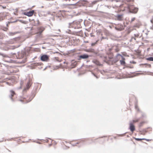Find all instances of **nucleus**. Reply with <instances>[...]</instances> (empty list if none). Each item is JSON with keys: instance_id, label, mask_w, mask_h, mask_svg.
Returning <instances> with one entry per match:
<instances>
[{"instance_id": "nucleus-1", "label": "nucleus", "mask_w": 153, "mask_h": 153, "mask_svg": "<svg viewBox=\"0 0 153 153\" xmlns=\"http://www.w3.org/2000/svg\"><path fill=\"white\" fill-rule=\"evenodd\" d=\"M127 7L129 13L136 14L138 10V8L135 7L134 5L131 4H127Z\"/></svg>"}, {"instance_id": "nucleus-2", "label": "nucleus", "mask_w": 153, "mask_h": 153, "mask_svg": "<svg viewBox=\"0 0 153 153\" xmlns=\"http://www.w3.org/2000/svg\"><path fill=\"white\" fill-rule=\"evenodd\" d=\"M90 55L86 53H83L78 55L77 59L78 60H81L82 59H86L89 58L90 57Z\"/></svg>"}, {"instance_id": "nucleus-3", "label": "nucleus", "mask_w": 153, "mask_h": 153, "mask_svg": "<svg viewBox=\"0 0 153 153\" xmlns=\"http://www.w3.org/2000/svg\"><path fill=\"white\" fill-rule=\"evenodd\" d=\"M49 56L47 54H44L40 56V59L42 61L48 62L49 60Z\"/></svg>"}, {"instance_id": "nucleus-4", "label": "nucleus", "mask_w": 153, "mask_h": 153, "mask_svg": "<svg viewBox=\"0 0 153 153\" xmlns=\"http://www.w3.org/2000/svg\"><path fill=\"white\" fill-rule=\"evenodd\" d=\"M35 12L34 10H32L27 12H24L23 14L27 16L28 17H31L32 16L34 13Z\"/></svg>"}, {"instance_id": "nucleus-5", "label": "nucleus", "mask_w": 153, "mask_h": 153, "mask_svg": "<svg viewBox=\"0 0 153 153\" xmlns=\"http://www.w3.org/2000/svg\"><path fill=\"white\" fill-rule=\"evenodd\" d=\"M31 85V82L30 80L29 79V81L27 82V85H26V87L24 89L23 91H26L27 90H28L30 87Z\"/></svg>"}, {"instance_id": "nucleus-6", "label": "nucleus", "mask_w": 153, "mask_h": 153, "mask_svg": "<svg viewBox=\"0 0 153 153\" xmlns=\"http://www.w3.org/2000/svg\"><path fill=\"white\" fill-rule=\"evenodd\" d=\"M35 96V94H32V97L30 98V100H26V101L25 102H24V101H23L22 99H20L19 100V101L22 102H23V103H28V102H30V101H31V100Z\"/></svg>"}, {"instance_id": "nucleus-7", "label": "nucleus", "mask_w": 153, "mask_h": 153, "mask_svg": "<svg viewBox=\"0 0 153 153\" xmlns=\"http://www.w3.org/2000/svg\"><path fill=\"white\" fill-rule=\"evenodd\" d=\"M90 52L93 53L95 56H100V55L98 52L95 51L94 49L92 48H90Z\"/></svg>"}, {"instance_id": "nucleus-8", "label": "nucleus", "mask_w": 153, "mask_h": 153, "mask_svg": "<svg viewBox=\"0 0 153 153\" xmlns=\"http://www.w3.org/2000/svg\"><path fill=\"white\" fill-rule=\"evenodd\" d=\"M45 29V28L43 27H38V28L37 33L39 35H41Z\"/></svg>"}, {"instance_id": "nucleus-9", "label": "nucleus", "mask_w": 153, "mask_h": 153, "mask_svg": "<svg viewBox=\"0 0 153 153\" xmlns=\"http://www.w3.org/2000/svg\"><path fill=\"white\" fill-rule=\"evenodd\" d=\"M10 94L9 95V97L11 99L12 101H13L14 100L13 98V97L14 96V95H15L16 94L14 91L12 90L10 91Z\"/></svg>"}, {"instance_id": "nucleus-10", "label": "nucleus", "mask_w": 153, "mask_h": 153, "mask_svg": "<svg viewBox=\"0 0 153 153\" xmlns=\"http://www.w3.org/2000/svg\"><path fill=\"white\" fill-rule=\"evenodd\" d=\"M129 129L132 132H133L135 130V126L133 123H130Z\"/></svg>"}, {"instance_id": "nucleus-11", "label": "nucleus", "mask_w": 153, "mask_h": 153, "mask_svg": "<svg viewBox=\"0 0 153 153\" xmlns=\"http://www.w3.org/2000/svg\"><path fill=\"white\" fill-rule=\"evenodd\" d=\"M113 1H115L116 2H120V3H121V4H116L115 5L116 7L121 8L123 6L124 4H122L120 1L117 0H114Z\"/></svg>"}, {"instance_id": "nucleus-12", "label": "nucleus", "mask_w": 153, "mask_h": 153, "mask_svg": "<svg viewBox=\"0 0 153 153\" xmlns=\"http://www.w3.org/2000/svg\"><path fill=\"white\" fill-rule=\"evenodd\" d=\"M115 16L116 17L117 20L121 21L123 19V15L122 14H117Z\"/></svg>"}, {"instance_id": "nucleus-13", "label": "nucleus", "mask_w": 153, "mask_h": 153, "mask_svg": "<svg viewBox=\"0 0 153 153\" xmlns=\"http://www.w3.org/2000/svg\"><path fill=\"white\" fill-rule=\"evenodd\" d=\"M18 21H19L21 22H22V23H24V24H25V21H22V20H19V19H16V20L15 21H11L8 22V23H15V22H16Z\"/></svg>"}, {"instance_id": "nucleus-14", "label": "nucleus", "mask_w": 153, "mask_h": 153, "mask_svg": "<svg viewBox=\"0 0 153 153\" xmlns=\"http://www.w3.org/2000/svg\"><path fill=\"white\" fill-rule=\"evenodd\" d=\"M92 62L97 65L101 66L102 65L100 63L99 61L97 60H94L92 61Z\"/></svg>"}, {"instance_id": "nucleus-15", "label": "nucleus", "mask_w": 153, "mask_h": 153, "mask_svg": "<svg viewBox=\"0 0 153 153\" xmlns=\"http://www.w3.org/2000/svg\"><path fill=\"white\" fill-rule=\"evenodd\" d=\"M42 64V63H39V62H35L31 64L32 66H36L38 65H40Z\"/></svg>"}, {"instance_id": "nucleus-16", "label": "nucleus", "mask_w": 153, "mask_h": 153, "mask_svg": "<svg viewBox=\"0 0 153 153\" xmlns=\"http://www.w3.org/2000/svg\"><path fill=\"white\" fill-rule=\"evenodd\" d=\"M120 64L121 65H122L123 66H126V63L125 61V60H120Z\"/></svg>"}, {"instance_id": "nucleus-17", "label": "nucleus", "mask_w": 153, "mask_h": 153, "mask_svg": "<svg viewBox=\"0 0 153 153\" xmlns=\"http://www.w3.org/2000/svg\"><path fill=\"white\" fill-rule=\"evenodd\" d=\"M134 139L137 141H140L142 140H144L145 139V138H136L135 137H134Z\"/></svg>"}, {"instance_id": "nucleus-18", "label": "nucleus", "mask_w": 153, "mask_h": 153, "mask_svg": "<svg viewBox=\"0 0 153 153\" xmlns=\"http://www.w3.org/2000/svg\"><path fill=\"white\" fill-rule=\"evenodd\" d=\"M80 3V1H77V2H76L74 4H68V5H78V4Z\"/></svg>"}, {"instance_id": "nucleus-19", "label": "nucleus", "mask_w": 153, "mask_h": 153, "mask_svg": "<svg viewBox=\"0 0 153 153\" xmlns=\"http://www.w3.org/2000/svg\"><path fill=\"white\" fill-rule=\"evenodd\" d=\"M35 24L36 25H38L41 24L40 22L38 19H37L36 21H35Z\"/></svg>"}, {"instance_id": "nucleus-20", "label": "nucleus", "mask_w": 153, "mask_h": 153, "mask_svg": "<svg viewBox=\"0 0 153 153\" xmlns=\"http://www.w3.org/2000/svg\"><path fill=\"white\" fill-rule=\"evenodd\" d=\"M140 24L139 23H136L134 25V27H136L137 28H139L140 26Z\"/></svg>"}, {"instance_id": "nucleus-21", "label": "nucleus", "mask_w": 153, "mask_h": 153, "mask_svg": "<svg viewBox=\"0 0 153 153\" xmlns=\"http://www.w3.org/2000/svg\"><path fill=\"white\" fill-rule=\"evenodd\" d=\"M146 59L147 60L153 61V57H149L147 58Z\"/></svg>"}, {"instance_id": "nucleus-22", "label": "nucleus", "mask_w": 153, "mask_h": 153, "mask_svg": "<svg viewBox=\"0 0 153 153\" xmlns=\"http://www.w3.org/2000/svg\"><path fill=\"white\" fill-rule=\"evenodd\" d=\"M0 55L4 57H8L6 54H4V53H1L0 52Z\"/></svg>"}, {"instance_id": "nucleus-23", "label": "nucleus", "mask_w": 153, "mask_h": 153, "mask_svg": "<svg viewBox=\"0 0 153 153\" xmlns=\"http://www.w3.org/2000/svg\"><path fill=\"white\" fill-rule=\"evenodd\" d=\"M77 65V63L75 62H74L72 64V66H73V68L75 67Z\"/></svg>"}, {"instance_id": "nucleus-24", "label": "nucleus", "mask_w": 153, "mask_h": 153, "mask_svg": "<svg viewBox=\"0 0 153 153\" xmlns=\"http://www.w3.org/2000/svg\"><path fill=\"white\" fill-rule=\"evenodd\" d=\"M2 29L4 31H7V30H8V29L7 27H2Z\"/></svg>"}, {"instance_id": "nucleus-25", "label": "nucleus", "mask_w": 153, "mask_h": 153, "mask_svg": "<svg viewBox=\"0 0 153 153\" xmlns=\"http://www.w3.org/2000/svg\"><path fill=\"white\" fill-rule=\"evenodd\" d=\"M137 101L135 103V108L136 109H137L138 111L139 110V109L138 108V106L137 105Z\"/></svg>"}, {"instance_id": "nucleus-26", "label": "nucleus", "mask_w": 153, "mask_h": 153, "mask_svg": "<svg viewBox=\"0 0 153 153\" xmlns=\"http://www.w3.org/2000/svg\"><path fill=\"white\" fill-rule=\"evenodd\" d=\"M118 61V59H117L112 60V64H113V63H116Z\"/></svg>"}, {"instance_id": "nucleus-27", "label": "nucleus", "mask_w": 153, "mask_h": 153, "mask_svg": "<svg viewBox=\"0 0 153 153\" xmlns=\"http://www.w3.org/2000/svg\"><path fill=\"white\" fill-rule=\"evenodd\" d=\"M16 32L13 33V32H10L9 33V34L10 36H13V35H15V34H16Z\"/></svg>"}, {"instance_id": "nucleus-28", "label": "nucleus", "mask_w": 153, "mask_h": 153, "mask_svg": "<svg viewBox=\"0 0 153 153\" xmlns=\"http://www.w3.org/2000/svg\"><path fill=\"white\" fill-rule=\"evenodd\" d=\"M146 74L147 75H151L152 76L153 75V73L148 71L146 73Z\"/></svg>"}, {"instance_id": "nucleus-29", "label": "nucleus", "mask_w": 153, "mask_h": 153, "mask_svg": "<svg viewBox=\"0 0 153 153\" xmlns=\"http://www.w3.org/2000/svg\"><path fill=\"white\" fill-rule=\"evenodd\" d=\"M135 19V17H133L132 18L131 20L130 21V23H131L133 22Z\"/></svg>"}, {"instance_id": "nucleus-30", "label": "nucleus", "mask_w": 153, "mask_h": 153, "mask_svg": "<svg viewBox=\"0 0 153 153\" xmlns=\"http://www.w3.org/2000/svg\"><path fill=\"white\" fill-rule=\"evenodd\" d=\"M75 23V22L74 21H73L71 23H69V26H71V25L72 24H74Z\"/></svg>"}, {"instance_id": "nucleus-31", "label": "nucleus", "mask_w": 153, "mask_h": 153, "mask_svg": "<svg viewBox=\"0 0 153 153\" xmlns=\"http://www.w3.org/2000/svg\"><path fill=\"white\" fill-rule=\"evenodd\" d=\"M107 61L109 63H110V62H111V64L112 65V59H109L108 60V61Z\"/></svg>"}, {"instance_id": "nucleus-32", "label": "nucleus", "mask_w": 153, "mask_h": 153, "mask_svg": "<svg viewBox=\"0 0 153 153\" xmlns=\"http://www.w3.org/2000/svg\"><path fill=\"white\" fill-rule=\"evenodd\" d=\"M126 67H127V68H133V66H129L126 65Z\"/></svg>"}, {"instance_id": "nucleus-33", "label": "nucleus", "mask_w": 153, "mask_h": 153, "mask_svg": "<svg viewBox=\"0 0 153 153\" xmlns=\"http://www.w3.org/2000/svg\"><path fill=\"white\" fill-rule=\"evenodd\" d=\"M139 119H137L136 120H133V123H136V122H138L139 121Z\"/></svg>"}, {"instance_id": "nucleus-34", "label": "nucleus", "mask_w": 153, "mask_h": 153, "mask_svg": "<svg viewBox=\"0 0 153 153\" xmlns=\"http://www.w3.org/2000/svg\"><path fill=\"white\" fill-rule=\"evenodd\" d=\"M130 63L134 64H135L136 63V62H135L134 61H130Z\"/></svg>"}, {"instance_id": "nucleus-35", "label": "nucleus", "mask_w": 153, "mask_h": 153, "mask_svg": "<svg viewBox=\"0 0 153 153\" xmlns=\"http://www.w3.org/2000/svg\"><path fill=\"white\" fill-rule=\"evenodd\" d=\"M96 44H97V42H94V43H92L91 44V45L92 46H94Z\"/></svg>"}, {"instance_id": "nucleus-36", "label": "nucleus", "mask_w": 153, "mask_h": 153, "mask_svg": "<svg viewBox=\"0 0 153 153\" xmlns=\"http://www.w3.org/2000/svg\"><path fill=\"white\" fill-rule=\"evenodd\" d=\"M104 61L106 63L108 64V65H110L111 64V63H109L108 62L105 60H104Z\"/></svg>"}, {"instance_id": "nucleus-37", "label": "nucleus", "mask_w": 153, "mask_h": 153, "mask_svg": "<svg viewBox=\"0 0 153 153\" xmlns=\"http://www.w3.org/2000/svg\"><path fill=\"white\" fill-rule=\"evenodd\" d=\"M134 0H126V1L128 2H133L134 1Z\"/></svg>"}, {"instance_id": "nucleus-38", "label": "nucleus", "mask_w": 153, "mask_h": 153, "mask_svg": "<svg viewBox=\"0 0 153 153\" xmlns=\"http://www.w3.org/2000/svg\"><path fill=\"white\" fill-rule=\"evenodd\" d=\"M79 143L78 142H77L75 144H72V145L73 146H76V144H78Z\"/></svg>"}, {"instance_id": "nucleus-39", "label": "nucleus", "mask_w": 153, "mask_h": 153, "mask_svg": "<svg viewBox=\"0 0 153 153\" xmlns=\"http://www.w3.org/2000/svg\"><path fill=\"white\" fill-rule=\"evenodd\" d=\"M97 2V1H94L92 2V3L93 4H95Z\"/></svg>"}, {"instance_id": "nucleus-40", "label": "nucleus", "mask_w": 153, "mask_h": 153, "mask_svg": "<svg viewBox=\"0 0 153 153\" xmlns=\"http://www.w3.org/2000/svg\"><path fill=\"white\" fill-rule=\"evenodd\" d=\"M121 58H122V59L121 60H125V58H124V57L122 55V56H121Z\"/></svg>"}, {"instance_id": "nucleus-41", "label": "nucleus", "mask_w": 153, "mask_h": 153, "mask_svg": "<svg viewBox=\"0 0 153 153\" xmlns=\"http://www.w3.org/2000/svg\"><path fill=\"white\" fill-rule=\"evenodd\" d=\"M23 83H22V82H21L20 83V85H22V84ZM22 88V86H21L19 87L18 89H20Z\"/></svg>"}, {"instance_id": "nucleus-42", "label": "nucleus", "mask_w": 153, "mask_h": 153, "mask_svg": "<svg viewBox=\"0 0 153 153\" xmlns=\"http://www.w3.org/2000/svg\"><path fill=\"white\" fill-rule=\"evenodd\" d=\"M151 22L153 24V19L152 18L151 20ZM152 26L153 27V24L152 25Z\"/></svg>"}, {"instance_id": "nucleus-43", "label": "nucleus", "mask_w": 153, "mask_h": 153, "mask_svg": "<svg viewBox=\"0 0 153 153\" xmlns=\"http://www.w3.org/2000/svg\"><path fill=\"white\" fill-rule=\"evenodd\" d=\"M85 51L87 52H90V48L86 49Z\"/></svg>"}, {"instance_id": "nucleus-44", "label": "nucleus", "mask_w": 153, "mask_h": 153, "mask_svg": "<svg viewBox=\"0 0 153 153\" xmlns=\"http://www.w3.org/2000/svg\"><path fill=\"white\" fill-rule=\"evenodd\" d=\"M122 56V55L119 53H118L117 55V56H116V57H117L118 56Z\"/></svg>"}, {"instance_id": "nucleus-45", "label": "nucleus", "mask_w": 153, "mask_h": 153, "mask_svg": "<svg viewBox=\"0 0 153 153\" xmlns=\"http://www.w3.org/2000/svg\"><path fill=\"white\" fill-rule=\"evenodd\" d=\"M144 140H146L147 141H151V140H150V139H146L145 138Z\"/></svg>"}, {"instance_id": "nucleus-46", "label": "nucleus", "mask_w": 153, "mask_h": 153, "mask_svg": "<svg viewBox=\"0 0 153 153\" xmlns=\"http://www.w3.org/2000/svg\"><path fill=\"white\" fill-rule=\"evenodd\" d=\"M134 36L135 37H138V36H139V35L137 34L136 35V34H134Z\"/></svg>"}, {"instance_id": "nucleus-47", "label": "nucleus", "mask_w": 153, "mask_h": 153, "mask_svg": "<svg viewBox=\"0 0 153 153\" xmlns=\"http://www.w3.org/2000/svg\"><path fill=\"white\" fill-rule=\"evenodd\" d=\"M47 13L48 14H50V15H51V13L49 11H48L47 12Z\"/></svg>"}, {"instance_id": "nucleus-48", "label": "nucleus", "mask_w": 153, "mask_h": 153, "mask_svg": "<svg viewBox=\"0 0 153 153\" xmlns=\"http://www.w3.org/2000/svg\"><path fill=\"white\" fill-rule=\"evenodd\" d=\"M109 59H111L113 58V57H108Z\"/></svg>"}, {"instance_id": "nucleus-49", "label": "nucleus", "mask_w": 153, "mask_h": 153, "mask_svg": "<svg viewBox=\"0 0 153 153\" xmlns=\"http://www.w3.org/2000/svg\"><path fill=\"white\" fill-rule=\"evenodd\" d=\"M148 66L150 68V67H151V65L150 64H148Z\"/></svg>"}, {"instance_id": "nucleus-50", "label": "nucleus", "mask_w": 153, "mask_h": 153, "mask_svg": "<svg viewBox=\"0 0 153 153\" xmlns=\"http://www.w3.org/2000/svg\"><path fill=\"white\" fill-rule=\"evenodd\" d=\"M93 75L95 77H96L97 78H98V77L94 74H93Z\"/></svg>"}, {"instance_id": "nucleus-51", "label": "nucleus", "mask_w": 153, "mask_h": 153, "mask_svg": "<svg viewBox=\"0 0 153 153\" xmlns=\"http://www.w3.org/2000/svg\"><path fill=\"white\" fill-rule=\"evenodd\" d=\"M132 39H134L135 40H136V39L134 37H132L131 38Z\"/></svg>"}, {"instance_id": "nucleus-52", "label": "nucleus", "mask_w": 153, "mask_h": 153, "mask_svg": "<svg viewBox=\"0 0 153 153\" xmlns=\"http://www.w3.org/2000/svg\"><path fill=\"white\" fill-rule=\"evenodd\" d=\"M143 123V122L140 123V126H141Z\"/></svg>"}, {"instance_id": "nucleus-53", "label": "nucleus", "mask_w": 153, "mask_h": 153, "mask_svg": "<svg viewBox=\"0 0 153 153\" xmlns=\"http://www.w3.org/2000/svg\"><path fill=\"white\" fill-rule=\"evenodd\" d=\"M10 23H8L6 24V26L7 27L8 26V25L9 24H10Z\"/></svg>"}, {"instance_id": "nucleus-54", "label": "nucleus", "mask_w": 153, "mask_h": 153, "mask_svg": "<svg viewBox=\"0 0 153 153\" xmlns=\"http://www.w3.org/2000/svg\"><path fill=\"white\" fill-rule=\"evenodd\" d=\"M37 143H39V144H41V143L40 142H36Z\"/></svg>"}, {"instance_id": "nucleus-55", "label": "nucleus", "mask_w": 153, "mask_h": 153, "mask_svg": "<svg viewBox=\"0 0 153 153\" xmlns=\"http://www.w3.org/2000/svg\"><path fill=\"white\" fill-rule=\"evenodd\" d=\"M47 68V67H45L44 69H43V71H45L46 69Z\"/></svg>"}, {"instance_id": "nucleus-56", "label": "nucleus", "mask_w": 153, "mask_h": 153, "mask_svg": "<svg viewBox=\"0 0 153 153\" xmlns=\"http://www.w3.org/2000/svg\"><path fill=\"white\" fill-rule=\"evenodd\" d=\"M99 71H100V72L101 73V74H102V71L100 70Z\"/></svg>"}, {"instance_id": "nucleus-57", "label": "nucleus", "mask_w": 153, "mask_h": 153, "mask_svg": "<svg viewBox=\"0 0 153 153\" xmlns=\"http://www.w3.org/2000/svg\"><path fill=\"white\" fill-rule=\"evenodd\" d=\"M104 58H105V59H107V56H104Z\"/></svg>"}, {"instance_id": "nucleus-58", "label": "nucleus", "mask_w": 153, "mask_h": 153, "mask_svg": "<svg viewBox=\"0 0 153 153\" xmlns=\"http://www.w3.org/2000/svg\"><path fill=\"white\" fill-rule=\"evenodd\" d=\"M11 53V54H13V55L15 54V53Z\"/></svg>"}, {"instance_id": "nucleus-59", "label": "nucleus", "mask_w": 153, "mask_h": 153, "mask_svg": "<svg viewBox=\"0 0 153 153\" xmlns=\"http://www.w3.org/2000/svg\"><path fill=\"white\" fill-rule=\"evenodd\" d=\"M22 98L23 99H25L26 98L25 97H23Z\"/></svg>"}, {"instance_id": "nucleus-60", "label": "nucleus", "mask_w": 153, "mask_h": 153, "mask_svg": "<svg viewBox=\"0 0 153 153\" xmlns=\"http://www.w3.org/2000/svg\"><path fill=\"white\" fill-rule=\"evenodd\" d=\"M42 48L43 49H45V47H42Z\"/></svg>"}, {"instance_id": "nucleus-61", "label": "nucleus", "mask_w": 153, "mask_h": 153, "mask_svg": "<svg viewBox=\"0 0 153 153\" xmlns=\"http://www.w3.org/2000/svg\"><path fill=\"white\" fill-rule=\"evenodd\" d=\"M126 68V66H125V67H123V69H124V68Z\"/></svg>"}, {"instance_id": "nucleus-62", "label": "nucleus", "mask_w": 153, "mask_h": 153, "mask_svg": "<svg viewBox=\"0 0 153 153\" xmlns=\"http://www.w3.org/2000/svg\"><path fill=\"white\" fill-rule=\"evenodd\" d=\"M144 131H145V132H146V130H144Z\"/></svg>"}, {"instance_id": "nucleus-63", "label": "nucleus", "mask_w": 153, "mask_h": 153, "mask_svg": "<svg viewBox=\"0 0 153 153\" xmlns=\"http://www.w3.org/2000/svg\"><path fill=\"white\" fill-rule=\"evenodd\" d=\"M84 1H86V0H84Z\"/></svg>"}, {"instance_id": "nucleus-64", "label": "nucleus", "mask_w": 153, "mask_h": 153, "mask_svg": "<svg viewBox=\"0 0 153 153\" xmlns=\"http://www.w3.org/2000/svg\"><path fill=\"white\" fill-rule=\"evenodd\" d=\"M117 30H118V28H117V29H116Z\"/></svg>"}]
</instances>
